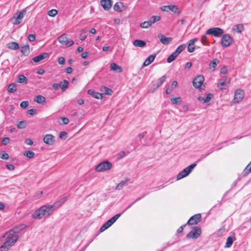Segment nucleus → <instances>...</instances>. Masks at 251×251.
<instances>
[{
	"mask_svg": "<svg viewBox=\"0 0 251 251\" xmlns=\"http://www.w3.org/2000/svg\"><path fill=\"white\" fill-rule=\"evenodd\" d=\"M58 13V11L56 9H51L48 12V15L50 17H54Z\"/></svg>",
	"mask_w": 251,
	"mask_h": 251,
	"instance_id": "a18cd8bd",
	"label": "nucleus"
},
{
	"mask_svg": "<svg viewBox=\"0 0 251 251\" xmlns=\"http://www.w3.org/2000/svg\"><path fill=\"white\" fill-rule=\"evenodd\" d=\"M59 87H60V84L59 83H54L52 85V88L55 90L58 89Z\"/></svg>",
	"mask_w": 251,
	"mask_h": 251,
	"instance_id": "774afa93",
	"label": "nucleus"
},
{
	"mask_svg": "<svg viewBox=\"0 0 251 251\" xmlns=\"http://www.w3.org/2000/svg\"><path fill=\"white\" fill-rule=\"evenodd\" d=\"M88 93L96 99H100L102 97L101 94L95 92L91 90H89Z\"/></svg>",
	"mask_w": 251,
	"mask_h": 251,
	"instance_id": "2f4dec72",
	"label": "nucleus"
},
{
	"mask_svg": "<svg viewBox=\"0 0 251 251\" xmlns=\"http://www.w3.org/2000/svg\"><path fill=\"white\" fill-rule=\"evenodd\" d=\"M201 42L203 45H208V42L207 41V37L206 35H202L201 39Z\"/></svg>",
	"mask_w": 251,
	"mask_h": 251,
	"instance_id": "c03bdc74",
	"label": "nucleus"
},
{
	"mask_svg": "<svg viewBox=\"0 0 251 251\" xmlns=\"http://www.w3.org/2000/svg\"><path fill=\"white\" fill-rule=\"evenodd\" d=\"M110 69L111 70L116 72L117 73H121L123 70L122 67L115 63H112L110 64Z\"/></svg>",
	"mask_w": 251,
	"mask_h": 251,
	"instance_id": "4be33fe9",
	"label": "nucleus"
},
{
	"mask_svg": "<svg viewBox=\"0 0 251 251\" xmlns=\"http://www.w3.org/2000/svg\"><path fill=\"white\" fill-rule=\"evenodd\" d=\"M213 95L212 94H208L206 95V97L204 98V103H208L213 98Z\"/></svg>",
	"mask_w": 251,
	"mask_h": 251,
	"instance_id": "49530a36",
	"label": "nucleus"
},
{
	"mask_svg": "<svg viewBox=\"0 0 251 251\" xmlns=\"http://www.w3.org/2000/svg\"><path fill=\"white\" fill-rule=\"evenodd\" d=\"M126 155H127V153H126L124 151H121L118 154V157H124L125 156H126Z\"/></svg>",
	"mask_w": 251,
	"mask_h": 251,
	"instance_id": "e2e57ef3",
	"label": "nucleus"
},
{
	"mask_svg": "<svg viewBox=\"0 0 251 251\" xmlns=\"http://www.w3.org/2000/svg\"><path fill=\"white\" fill-rule=\"evenodd\" d=\"M72 71L73 69L70 67H68L66 69V72L67 74H70L72 72Z\"/></svg>",
	"mask_w": 251,
	"mask_h": 251,
	"instance_id": "338daca9",
	"label": "nucleus"
},
{
	"mask_svg": "<svg viewBox=\"0 0 251 251\" xmlns=\"http://www.w3.org/2000/svg\"><path fill=\"white\" fill-rule=\"evenodd\" d=\"M26 10L25 9H23L19 12L16 13L12 19L13 24L14 25L20 24L22 22Z\"/></svg>",
	"mask_w": 251,
	"mask_h": 251,
	"instance_id": "39448f33",
	"label": "nucleus"
},
{
	"mask_svg": "<svg viewBox=\"0 0 251 251\" xmlns=\"http://www.w3.org/2000/svg\"><path fill=\"white\" fill-rule=\"evenodd\" d=\"M121 214H117L105 223L100 228V231L103 232L111 226L121 216Z\"/></svg>",
	"mask_w": 251,
	"mask_h": 251,
	"instance_id": "7ed1b4c3",
	"label": "nucleus"
},
{
	"mask_svg": "<svg viewBox=\"0 0 251 251\" xmlns=\"http://www.w3.org/2000/svg\"><path fill=\"white\" fill-rule=\"evenodd\" d=\"M204 79L202 75H200L197 76L193 81V86L197 88H200L203 82Z\"/></svg>",
	"mask_w": 251,
	"mask_h": 251,
	"instance_id": "4468645a",
	"label": "nucleus"
},
{
	"mask_svg": "<svg viewBox=\"0 0 251 251\" xmlns=\"http://www.w3.org/2000/svg\"><path fill=\"white\" fill-rule=\"evenodd\" d=\"M65 61V58L63 56L59 57L58 59V62L59 64L63 65Z\"/></svg>",
	"mask_w": 251,
	"mask_h": 251,
	"instance_id": "6e6d98bb",
	"label": "nucleus"
},
{
	"mask_svg": "<svg viewBox=\"0 0 251 251\" xmlns=\"http://www.w3.org/2000/svg\"><path fill=\"white\" fill-rule=\"evenodd\" d=\"M155 54L150 55L144 61L143 63V66H148L155 59Z\"/></svg>",
	"mask_w": 251,
	"mask_h": 251,
	"instance_id": "aec40b11",
	"label": "nucleus"
},
{
	"mask_svg": "<svg viewBox=\"0 0 251 251\" xmlns=\"http://www.w3.org/2000/svg\"><path fill=\"white\" fill-rule=\"evenodd\" d=\"M27 113L30 115H34L36 114V110L34 109H29L27 111Z\"/></svg>",
	"mask_w": 251,
	"mask_h": 251,
	"instance_id": "13d9d810",
	"label": "nucleus"
},
{
	"mask_svg": "<svg viewBox=\"0 0 251 251\" xmlns=\"http://www.w3.org/2000/svg\"><path fill=\"white\" fill-rule=\"evenodd\" d=\"M100 4L103 9L106 10H109L112 6L111 0H101Z\"/></svg>",
	"mask_w": 251,
	"mask_h": 251,
	"instance_id": "a211bd4d",
	"label": "nucleus"
},
{
	"mask_svg": "<svg viewBox=\"0 0 251 251\" xmlns=\"http://www.w3.org/2000/svg\"><path fill=\"white\" fill-rule=\"evenodd\" d=\"M53 205H43L32 214V217L34 219H41L43 216H49L52 213Z\"/></svg>",
	"mask_w": 251,
	"mask_h": 251,
	"instance_id": "f257e3e1",
	"label": "nucleus"
},
{
	"mask_svg": "<svg viewBox=\"0 0 251 251\" xmlns=\"http://www.w3.org/2000/svg\"><path fill=\"white\" fill-rule=\"evenodd\" d=\"M186 226V224H184L182 226H180L177 230V233H181L183 230V228L184 227Z\"/></svg>",
	"mask_w": 251,
	"mask_h": 251,
	"instance_id": "680f3d73",
	"label": "nucleus"
},
{
	"mask_svg": "<svg viewBox=\"0 0 251 251\" xmlns=\"http://www.w3.org/2000/svg\"><path fill=\"white\" fill-rule=\"evenodd\" d=\"M60 119L62 121V123H60L61 125L64 124V125H67L69 123V120L68 118L66 117H61Z\"/></svg>",
	"mask_w": 251,
	"mask_h": 251,
	"instance_id": "3c124183",
	"label": "nucleus"
},
{
	"mask_svg": "<svg viewBox=\"0 0 251 251\" xmlns=\"http://www.w3.org/2000/svg\"><path fill=\"white\" fill-rule=\"evenodd\" d=\"M34 100L38 103L42 104L46 102V98L42 95H38L34 98Z\"/></svg>",
	"mask_w": 251,
	"mask_h": 251,
	"instance_id": "a878e982",
	"label": "nucleus"
},
{
	"mask_svg": "<svg viewBox=\"0 0 251 251\" xmlns=\"http://www.w3.org/2000/svg\"><path fill=\"white\" fill-rule=\"evenodd\" d=\"M29 104V102L28 101H23L20 103V106L23 108H26Z\"/></svg>",
	"mask_w": 251,
	"mask_h": 251,
	"instance_id": "09e8293b",
	"label": "nucleus"
},
{
	"mask_svg": "<svg viewBox=\"0 0 251 251\" xmlns=\"http://www.w3.org/2000/svg\"><path fill=\"white\" fill-rule=\"evenodd\" d=\"M161 17L159 16H152L151 17L149 21H150L151 24L152 25L155 22L159 21Z\"/></svg>",
	"mask_w": 251,
	"mask_h": 251,
	"instance_id": "4c0bfd02",
	"label": "nucleus"
},
{
	"mask_svg": "<svg viewBox=\"0 0 251 251\" xmlns=\"http://www.w3.org/2000/svg\"><path fill=\"white\" fill-rule=\"evenodd\" d=\"M49 57V54L47 52H43L32 58L35 63H38L44 59Z\"/></svg>",
	"mask_w": 251,
	"mask_h": 251,
	"instance_id": "f3484780",
	"label": "nucleus"
},
{
	"mask_svg": "<svg viewBox=\"0 0 251 251\" xmlns=\"http://www.w3.org/2000/svg\"><path fill=\"white\" fill-rule=\"evenodd\" d=\"M177 55L175 52H173L167 58V61L168 63H171L173 62L177 57Z\"/></svg>",
	"mask_w": 251,
	"mask_h": 251,
	"instance_id": "e433bc0d",
	"label": "nucleus"
},
{
	"mask_svg": "<svg viewBox=\"0 0 251 251\" xmlns=\"http://www.w3.org/2000/svg\"><path fill=\"white\" fill-rule=\"evenodd\" d=\"M224 30L219 27H213L208 29L206 33L212 35L215 37H220L224 33Z\"/></svg>",
	"mask_w": 251,
	"mask_h": 251,
	"instance_id": "1a4fd4ad",
	"label": "nucleus"
},
{
	"mask_svg": "<svg viewBox=\"0 0 251 251\" xmlns=\"http://www.w3.org/2000/svg\"><path fill=\"white\" fill-rule=\"evenodd\" d=\"M245 96L244 91L241 89H237L234 94V99L232 100L233 104H237L242 100Z\"/></svg>",
	"mask_w": 251,
	"mask_h": 251,
	"instance_id": "20e7f679",
	"label": "nucleus"
},
{
	"mask_svg": "<svg viewBox=\"0 0 251 251\" xmlns=\"http://www.w3.org/2000/svg\"><path fill=\"white\" fill-rule=\"evenodd\" d=\"M171 101L174 104L179 105L182 102V100L180 97L172 98L171 99Z\"/></svg>",
	"mask_w": 251,
	"mask_h": 251,
	"instance_id": "f704fd0d",
	"label": "nucleus"
},
{
	"mask_svg": "<svg viewBox=\"0 0 251 251\" xmlns=\"http://www.w3.org/2000/svg\"><path fill=\"white\" fill-rule=\"evenodd\" d=\"M6 167L10 171H13L15 170V167L13 164H7L6 165Z\"/></svg>",
	"mask_w": 251,
	"mask_h": 251,
	"instance_id": "5fc2aeb1",
	"label": "nucleus"
},
{
	"mask_svg": "<svg viewBox=\"0 0 251 251\" xmlns=\"http://www.w3.org/2000/svg\"><path fill=\"white\" fill-rule=\"evenodd\" d=\"M151 25V24L150 23V21H145L140 24V27L144 28H147L150 27Z\"/></svg>",
	"mask_w": 251,
	"mask_h": 251,
	"instance_id": "58836bf2",
	"label": "nucleus"
},
{
	"mask_svg": "<svg viewBox=\"0 0 251 251\" xmlns=\"http://www.w3.org/2000/svg\"><path fill=\"white\" fill-rule=\"evenodd\" d=\"M158 37L159 38L160 42L164 45L169 44L172 40L171 37H167L162 34H159Z\"/></svg>",
	"mask_w": 251,
	"mask_h": 251,
	"instance_id": "dca6fc26",
	"label": "nucleus"
},
{
	"mask_svg": "<svg viewBox=\"0 0 251 251\" xmlns=\"http://www.w3.org/2000/svg\"><path fill=\"white\" fill-rule=\"evenodd\" d=\"M7 47L9 49L16 50L19 48V45L17 42H12L7 44Z\"/></svg>",
	"mask_w": 251,
	"mask_h": 251,
	"instance_id": "b1692460",
	"label": "nucleus"
},
{
	"mask_svg": "<svg viewBox=\"0 0 251 251\" xmlns=\"http://www.w3.org/2000/svg\"><path fill=\"white\" fill-rule=\"evenodd\" d=\"M227 77L226 76H223L220 79H219L218 87L220 89H225V87L226 86V84L227 82Z\"/></svg>",
	"mask_w": 251,
	"mask_h": 251,
	"instance_id": "6ab92c4d",
	"label": "nucleus"
},
{
	"mask_svg": "<svg viewBox=\"0 0 251 251\" xmlns=\"http://www.w3.org/2000/svg\"><path fill=\"white\" fill-rule=\"evenodd\" d=\"M25 143L27 145H32L33 144V141L31 139H29V138L26 139L25 140Z\"/></svg>",
	"mask_w": 251,
	"mask_h": 251,
	"instance_id": "052dcab7",
	"label": "nucleus"
},
{
	"mask_svg": "<svg viewBox=\"0 0 251 251\" xmlns=\"http://www.w3.org/2000/svg\"><path fill=\"white\" fill-rule=\"evenodd\" d=\"M55 140V136L50 134H46L43 137V141L45 143L49 145L54 144Z\"/></svg>",
	"mask_w": 251,
	"mask_h": 251,
	"instance_id": "ddd939ff",
	"label": "nucleus"
},
{
	"mask_svg": "<svg viewBox=\"0 0 251 251\" xmlns=\"http://www.w3.org/2000/svg\"><path fill=\"white\" fill-rule=\"evenodd\" d=\"M227 72V69L226 66H224L221 68V73L222 74H226Z\"/></svg>",
	"mask_w": 251,
	"mask_h": 251,
	"instance_id": "bf43d9fd",
	"label": "nucleus"
},
{
	"mask_svg": "<svg viewBox=\"0 0 251 251\" xmlns=\"http://www.w3.org/2000/svg\"><path fill=\"white\" fill-rule=\"evenodd\" d=\"M196 163H193L183 170L180 172L177 176V179H181L186 176H187L193 170V169L196 166Z\"/></svg>",
	"mask_w": 251,
	"mask_h": 251,
	"instance_id": "f03ea898",
	"label": "nucleus"
},
{
	"mask_svg": "<svg viewBox=\"0 0 251 251\" xmlns=\"http://www.w3.org/2000/svg\"><path fill=\"white\" fill-rule=\"evenodd\" d=\"M112 167L111 163L108 161H105L99 164L96 167V170L98 172H102L108 170L110 169Z\"/></svg>",
	"mask_w": 251,
	"mask_h": 251,
	"instance_id": "6e6552de",
	"label": "nucleus"
},
{
	"mask_svg": "<svg viewBox=\"0 0 251 251\" xmlns=\"http://www.w3.org/2000/svg\"><path fill=\"white\" fill-rule=\"evenodd\" d=\"M69 82L67 80H64L63 84H60V88L62 91H65L68 87Z\"/></svg>",
	"mask_w": 251,
	"mask_h": 251,
	"instance_id": "ea45409f",
	"label": "nucleus"
},
{
	"mask_svg": "<svg viewBox=\"0 0 251 251\" xmlns=\"http://www.w3.org/2000/svg\"><path fill=\"white\" fill-rule=\"evenodd\" d=\"M104 89L105 90V91H104L105 94L108 95H110L112 94V91L111 89H110L106 87H104Z\"/></svg>",
	"mask_w": 251,
	"mask_h": 251,
	"instance_id": "864d4df0",
	"label": "nucleus"
},
{
	"mask_svg": "<svg viewBox=\"0 0 251 251\" xmlns=\"http://www.w3.org/2000/svg\"><path fill=\"white\" fill-rule=\"evenodd\" d=\"M193 45H190V44H188L187 50L189 52H192L194 51L195 47L194 46H192Z\"/></svg>",
	"mask_w": 251,
	"mask_h": 251,
	"instance_id": "603ef678",
	"label": "nucleus"
},
{
	"mask_svg": "<svg viewBox=\"0 0 251 251\" xmlns=\"http://www.w3.org/2000/svg\"><path fill=\"white\" fill-rule=\"evenodd\" d=\"M233 42V38L227 34H224L222 38L221 44L224 47L229 46Z\"/></svg>",
	"mask_w": 251,
	"mask_h": 251,
	"instance_id": "9d476101",
	"label": "nucleus"
},
{
	"mask_svg": "<svg viewBox=\"0 0 251 251\" xmlns=\"http://www.w3.org/2000/svg\"><path fill=\"white\" fill-rule=\"evenodd\" d=\"M10 139L9 137H4L2 140V143L4 145H7L9 143Z\"/></svg>",
	"mask_w": 251,
	"mask_h": 251,
	"instance_id": "8fccbe9b",
	"label": "nucleus"
},
{
	"mask_svg": "<svg viewBox=\"0 0 251 251\" xmlns=\"http://www.w3.org/2000/svg\"><path fill=\"white\" fill-rule=\"evenodd\" d=\"M0 157H9L8 154L4 151H1L0 153Z\"/></svg>",
	"mask_w": 251,
	"mask_h": 251,
	"instance_id": "0e129e2a",
	"label": "nucleus"
},
{
	"mask_svg": "<svg viewBox=\"0 0 251 251\" xmlns=\"http://www.w3.org/2000/svg\"><path fill=\"white\" fill-rule=\"evenodd\" d=\"M186 46L184 44L179 45L176 50L174 51L177 55H179L185 48Z\"/></svg>",
	"mask_w": 251,
	"mask_h": 251,
	"instance_id": "c9c22d12",
	"label": "nucleus"
},
{
	"mask_svg": "<svg viewBox=\"0 0 251 251\" xmlns=\"http://www.w3.org/2000/svg\"><path fill=\"white\" fill-rule=\"evenodd\" d=\"M7 240L10 246H12L17 241L18 236L17 234L13 231H10L6 234Z\"/></svg>",
	"mask_w": 251,
	"mask_h": 251,
	"instance_id": "0eeeda50",
	"label": "nucleus"
},
{
	"mask_svg": "<svg viewBox=\"0 0 251 251\" xmlns=\"http://www.w3.org/2000/svg\"><path fill=\"white\" fill-rule=\"evenodd\" d=\"M235 239V238H234V239H233V238L231 236L228 237L226 239V245L225 246V248L230 247L232 246V245L233 243L234 240Z\"/></svg>",
	"mask_w": 251,
	"mask_h": 251,
	"instance_id": "c756f323",
	"label": "nucleus"
},
{
	"mask_svg": "<svg viewBox=\"0 0 251 251\" xmlns=\"http://www.w3.org/2000/svg\"><path fill=\"white\" fill-rule=\"evenodd\" d=\"M129 181V179L128 178H126L125 179V180L122 181L117 185L116 187V189L120 190L122 189L124 187V186L127 184Z\"/></svg>",
	"mask_w": 251,
	"mask_h": 251,
	"instance_id": "cd10ccee",
	"label": "nucleus"
},
{
	"mask_svg": "<svg viewBox=\"0 0 251 251\" xmlns=\"http://www.w3.org/2000/svg\"><path fill=\"white\" fill-rule=\"evenodd\" d=\"M166 78V75H164L158 79L156 85V88H158L160 86L162 85V84L165 81Z\"/></svg>",
	"mask_w": 251,
	"mask_h": 251,
	"instance_id": "a19ab883",
	"label": "nucleus"
},
{
	"mask_svg": "<svg viewBox=\"0 0 251 251\" xmlns=\"http://www.w3.org/2000/svg\"><path fill=\"white\" fill-rule=\"evenodd\" d=\"M201 214H196L192 216L188 221L187 224L189 225H194L201 222Z\"/></svg>",
	"mask_w": 251,
	"mask_h": 251,
	"instance_id": "f8f14e48",
	"label": "nucleus"
},
{
	"mask_svg": "<svg viewBox=\"0 0 251 251\" xmlns=\"http://www.w3.org/2000/svg\"><path fill=\"white\" fill-rule=\"evenodd\" d=\"M244 30V25L242 24H237L235 25L232 28L233 32H236L237 33H241Z\"/></svg>",
	"mask_w": 251,
	"mask_h": 251,
	"instance_id": "5701e85b",
	"label": "nucleus"
},
{
	"mask_svg": "<svg viewBox=\"0 0 251 251\" xmlns=\"http://www.w3.org/2000/svg\"><path fill=\"white\" fill-rule=\"evenodd\" d=\"M11 247L8 242H5L0 247V251H7Z\"/></svg>",
	"mask_w": 251,
	"mask_h": 251,
	"instance_id": "72a5a7b5",
	"label": "nucleus"
},
{
	"mask_svg": "<svg viewBox=\"0 0 251 251\" xmlns=\"http://www.w3.org/2000/svg\"><path fill=\"white\" fill-rule=\"evenodd\" d=\"M24 155L26 157H34V152L32 151H26L24 153Z\"/></svg>",
	"mask_w": 251,
	"mask_h": 251,
	"instance_id": "de8ad7c7",
	"label": "nucleus"
},
{
	"mask_svg": "<svg viewBox=\"0 0 251 251\" xmlns=\"http://www.w3.org/2000/svg\"><path fill=\"white\" fill-rule=\"evenodd\" d=\"M28 39L30 41L33 42L35 40L36 36L34 34H31L29 35V36L28 37Z\"/></svg>",
	"mask_w": 251,
	"mask_h": 251,
	"instance_id": "4d7b16f0",
	"label": "nucleus"
},
{
	"mask_svg": "<svg viewBox=\"0 0 251 251\" xmlns=\"http://www.w3.org/2000/svg\"><path fill=\"white\" fill-rule=\"evenodd\" d=\"M17 81L20 83L26 84L27 83V79L25 75H20L17 77Z\"/></svg>",
	"mask_w": 251,
	"mask_h": 251,
	"instance_id": "bb28decb",
	"label": "nucleus"
},
{
	"mask_svg": "<svg viewBox=\"0 0 251 251\" xmlns=\"http://www.w3.org/2000/svg\"><path fill=\"white\" fill-rule=\"evenodd\" d=\"M58 41L62 45H65L67 47H70L74 43L73 40L68 41V37L66 35L62 34L58 38Z\"/></svg>",
	"mask_w": 251,
	"mask_h": 251,
	"instance_id": "9b49d317",
	"label": "nucleus"
},
{
	"mask_svg": "<svg viewBox=\"0 0 251 251\" xmlns=\"http://www.w3.org/2000/svg\"><path fill=\"white\" fill-rule=\"evenodd\" d=\"M17 127L19 129H23L26 127V122L25 121H20L17 124Z\"/></svg>",
	"mask_w": 251,
	"mask_h": 251,
	"instance_id": "37998d69",
	"label": "nucleus"
},
{
	"mask_svg": "<svg viewBox=\"0 0 251 251\" xmlns=\"http://www.w3.org/2000/svg\"><path fill=\"white\" fill-rule=\"evenodd\" d=\"M201 230L200 227L197 226L194 228L193 230H191L187 234L186 237L192 239H197L201 236Z\"/></svg>",
	"mask_w": 251,
	"mask_h": 251,
	"instance_id": "423d86ee",
	"label": "nucleus"
},
{
	"mask_svg": "<svg viewBox=\"0 0 251 251\" xmlns=\"http://www.w3.org/2000/svg\"><path fill=\"white\" fill-rule=\"evenodd\" d=\"M123 3L121 2H116L114 5V9L117 11H122L123 10Z\"/></svg>",
	"mask_w": 251,
	"mask_h": 251,
	"instance_id": "c85d7f7f",
	"label": "nucleus"
},
{
	"mask_svg": "<svg viewBox=\"0 0 251 251\" xmlns=\"http://www.w3.org/2000/svg\"><path fill=\"white\" fill-rule=\"evenodd\" d=\"M177 9L178 8L177 6L172 4L169 5H164L161 7V10L163 11L168 12L171 11L174 13H176Z\"/></svg>",
	"mask_w": 251,
	"mask_h": 251,
	"instance_id": "2eb2a0df",
	"label": "nucleus"
},
{
	"mask_svg": "<svg viewBox=\"0 0 251 251\" xmlns=\"http://www.w3.org/2000/svg\"><path fill=\"white\" fill-rule=\"evenodd\" d=\"M7 90L10 93H14L17 91V85L15 83H11L8 86Z\"/></svg>",
	"mask_w": 251,
	"mask_h": 251,
	"instance_id": "7c9ffc66",
	"label": "nucleus"
},
{
	"mask_svg": "<svg viewBox=\"0 0 251 251\" xmlns=\"http://www.w3.org/2000/svg\"><path fill=\"white\" fill-rule=\"evenodd\" d=\"M219 62H220L219 60L217 58L213 59L209 63V69L212 72H214L215 70L216 67L217 66L218 64H219Z\"/></svg>",
	"mask_w": 251,
	"mask_h": 251,
	"instance_id": "412c9836",
	"label": "nucleus"
},
{
	"mask_svg": "<svg viewBox=\"0 0 251 251\" xmlns=\"http://www.w3.org/2000/svg\"><path fill=\"white\" fill-rule=\"evenodd\" d=\"M133 45L136 47H144L146 45V42L141 40H135L133 41Z\"/></svg>",
	"mask_w": 251,
	"mask_h": 251,
	"instance_id": "393cba45",
	"label": "nucleus"
},
{
	"mask_svg": "<svg viewBox=\"0 0 251 251\" xmlns=\"http://www.w3.org/2000/svg\"><path fill=\"white\" fill-rule=\"evenodd\" d=\"M88 54V52L85 51L81 54V56L82 58H86L87 57Z\"/></svg>",
	"mask_w": 251,
	"mask_h": 251,
	"instance_id": "69168bd1",
	"label": "nucleus"
},
{
	"mask_svg": "<svg viewBox=\"0 0 251 251\" xmlns=\"http://www.w3.org/2000/svg\"><path fill=\"white\" fill-rule=\"evenodd\" d=\"M22 53L25 55H27L29 53V46L28 45H24L22 47L21 49Z\"/></svg>",
	"mask_w": 251,
	"mask_h": 251,
	"instance_id": "473e14b6",
	"label": "nucleus"
},
{
	"mask_svg": "<svg viewBox=\"0 0 251 251\" xmlns=\"http://www.w3.org/2000/svg\"><path fill=\"white\" fill-rule=\"evenodd\" d=\"M251 173V162L247 166L244 171V175H247Z\"/></svg>",
	"mask_w": 251,
	"mask_h": 251,
	"instance_id": "79ce46f5",
	"label": "nucleus"
}]
</instances>
